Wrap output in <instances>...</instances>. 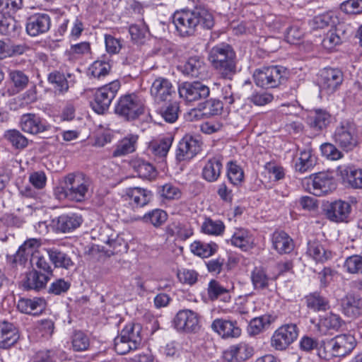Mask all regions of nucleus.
<instances>
[{
	"instance_id": "f257e3e1",
	"label": "nucleus",
	"mask_w": 362,
	"mask_h": 362,
	"mask_svg": "<svg viewBox=\"0 0 362 362\" xmlns=\"http://www.w3.org/2000/svg\"><path fill=\"white\" fill-rule=\"evenodd\" d=\"M176 30L182 37L192 36L199 30H211L215 24L212 13L205 7L177 11L173 16Z\"/></svg>"
},
{
	"instance_id": "f03ea898",
	"label": "nucleus",
	"mask_w": 362,
	"mask_h": 362,
	"mask_svg": "<svg viewBox=\"0 0 362 362\" xmlns=\"http://www.w3.org/2000/svg\"><path fill=\"white\" fill-rule=\"evenodd\" d=\"M209 60L222 78L231 80L237 73L236 54L228 44L213 47L209 54Z\"/></svg>"
},
{
	"instance_id": "7ed1b4c3",
	"label": "nucleus",
	"mask_w": 362,
	"mask_h": 362,
	"mask_svg": "<svg viewBox=\"0 0 362 362\" xmlns=\"http://www.w3.org/2000/svg\"><path fill=\"white\" fill-rule=\"evenodd\" d=\"M145 101L136 94H126L119 98L115 112L122 119L133 122L145 112Z\"/></svg>"
},
{
	"instance_id": "20e7f679",
	"label": "nucleus",
	"mask_w": 362,
	"mask_h": 362,
	"mask_svg": "<svg viewBox=\"0 0 362 362\" xmlns=\"http://www.w3.org/2000/svg\"><path fill=\"white\" fill-rule=\"evenodd\" d=\"M287 78V70L281 66H266L256 69L253 74L254 82L262 88H274Z\"/></svg>"
},
{
	"instance_id": "39448f33",
	"label": "nucleus",
	"mask_w": 362,
	"mask_h": 362,
	"mask_svg": "<svg viewBox=\"0 0 362 362\" xmlns=\"http://www.w3.org/2000/svg\"><path fill=\"white\" fill-rule=\"evenodd\" d=\"M65 196L71 201L81 202L87 197L91 185L90 179L83 173H69L65 177Z\"/></svg>"
},
{
	"instance_id": "423d86ee",
	"label": "nucleus",
	"mask_w": 362,
	"mask_h": 362,
	"mask_svg": "<svg viewBox=\"0 0 362 362\" xmlns=\"http://www.w3.org/2000/svg\"><path fill=\"white\" fill-rule=\"evenodd\" d=\"M23 6L22 0H0V33L14 36L18 30V23L13 17Z\"/></svg>"
},
{
	"instance_id": "0eeeda50",
	"label": "nucleus",
	"mask_w": 362,
	"mask_h": 362,
	"mask_svg": "<svg viewBox=\"0 0 362 362\" xmlns=\"http://www.w3.org/2000/svg\"><path fill=\"white\" fill-rule=\"evenodd\" d=\"M332 139L342 150L352 151L358 144L356 125L349 121L341 122L336 127Z\"/></svg>"
},
{
	"instance_id": "6e6552de",
	"label": "nucleus",
	"mask_w": 362,
	"mask_h": 362,
	"mask_svg": "<svg viewBox=\"0 0 362 362\" xmlns=\"http://www.w3.org/2000/svg\"><path fill=\"white\" fill-rule=\"evenodd\" d=\"M119 81L115 80L97 90L93 101L90 103L93 110L98 114H103L107 111L119 90Z\"/></svg>"
},
{
	"instance_id": "1a4fd4ad",
	"label": "nucleus",
	"mask_w": 362,
	"mask_h": 362,
	"mask_svg": "<svg viewBox=\"0 0 362 362\" xmlns=\"http://www.w3.org/2000/svg\"><path fill=\"white\" fill-rule=\"evenodd\" d=\"M344 81V74L339 69L327 67L320 71L318 85L320 91L327 95L336 92Z\"/></svg>"
},
{
	"instance_id": "9d476101",
	"label": "nucleus",
	"mask_w": 362,
	"mask_h": 362,
	"mask_svg": "<svg viewBox=\"0 0 362 362\" xmlns=\"http://www.w3.org/2000/svg\"><path fill=\"white\" fill-rule=\"evenodd\" d=\"M308 191L315 196H322L335 189L334 179L331 173L320 172L307 179Z\"/></svg>"
},
{
	"instance_id": "9b49d317",
	"label": "nucleus",
	"mask_w": 362,
	"mask_h": 362,
	"mask_svg": "<svg viewBox=\"0 0 362 362\" xmlns=\"http://www.w3.org/2000/svg\"><path fill=\"white\" fill-rule=\"evenodd\" d=\"M299 329L296 324H286L279 327L271 339V345L276 350H285L298 337Z\"/></svg>"
},
{
	"instance_id": "f8f14e48",
	"label": "nucleus",
	"mask_w": 362,
	"mask_h": 362,
	"mask_svg": "<svg viewBox=\"0 0 362 362\" xmlns=\"http://www.w3.org/2000/svg\"><path fill=\"white\" fill-rule=\"evenodd\" d=\"M173 325L178 332L195 333L200 329L199 315L188 309L179 310L173 320Z\"/></svg>"
},
{
	"instance_id": "ddd939ff",
	"label": "nucleus",
	"mask_w": 362,
	"mask_h": 362,
	"mask_svg": "<svg viewBox=\"0 0 362 362\" xmlns=\"http://www.w3.org/2000/svg\"><path fill=\"white\" fill-rule=\"evenodd\" d=\"M180 97L187 103L205 99L209 96V88L200 81L184 82L178 88Z\"/></svg>"
},
{
	"instance_id": "4468645a",
	"label": "nucleus",
	"mask_w": 362,
	"mask_h": 362,
	"mask_svg": "<svg viewBox=\"0 0 362 362\" xmlns=\"http://www.w3.org/2000/svg\"><path fill=\"white\" fill-rule=\"evenodd\" d=\"M202 142L198 136L186 134L179 142L176 158L179 161L190 160L202 150Z\"/></svg>"
},
{
	"instance_id": "2eb2a0df",
	"label": "nucleus",
	"mask_w": 362,
	"mask_h": 362,
	"mask_svg": "<svg viewBox=\"0 0 362 362\" xmlns=\"http://www.w3.org/2000/svg\"><path fill=\"white\" fill-rule=\"evenodd\" d=\"M327 345L331 347L335 357H344L354 349L356 341L353 335L344 334L329 340Z\"/></svg>"
},
{
	"instance_id": "dca6fc26",
	"label": "nucleus",
	"mask_w": 362,
	"mask_h": 362,
	"mask_svg": "<svg viewBox=\"0 0 362 362\" xmlns=\"http://www.w3.org/2000/svg\"><path fill=\"white\" fill-rule=\"evenodd\" d=\"M150 93L157 103L170 100L173 94L175 93L171 81L164 77H158L152 83Z\"/></svg>"
},
{
	"instance_id": "f3484780",
	"label": "nucleus",
	"mask_w": 362,
	"mask_h": 362,
	"mask_svg": "<svg viewBox=\"0 0 362 362\" xmlns=\"http://www.w3.org/2000/svg\"><path fill=\"white\" fill-rule=\"evenodd\" d=\"M81 215L76 213L62 214L52 221L55 231L63 233H70L78 228L83 223Z\"/></svg>"
},
{
	"instance_id": "a211bd4d",
	"label": "nucleus",
	"mask_w": 362,
	"mask_h": 362,
	"mask_svg": "<svg viewBox=\"0 0 362 362\" xmlns=\"http://www.w3.org/2000/svg\"><path fill=\"white\" fill-rule=\"evenodd\" d=\"M51 25V19L47 13H35L30 16L26 23V31L30 36L35 37L47 33Z\"/></svg>"
},
{
	"instance_id": "6ab92c4d",
	"label": "nucleus",
	"mask_w": 362,
	"mask_h": 362,
	"mask_svg": "<svg viewBox=\"0 0 362 362\" xmlns=\"http://www.w3.org/2000/svg\"><path fill=\"white\" fill-rule=\"evenodd\" d=\"M341 308L344 315L356 318L362 315V297L356 293H346L341 300Z\"/></svg>"
},
{
	"instance_id": "aec40b11",
	"label": "nucleus",
	"mask_w": 362,
	"mask_h": 362,
	"mask_svg": "<svg viewBox=\"0 0 362 362\" xmlns=\"http://www.w3.org/2000/svg\"><path fill=\"white\" fill-rule=\"evenodd\" d=\"M351 211V206L349 202L337 200L328 206L326 216L328 219L334 222H348Z\"/></svg>"
},
{
	"instance_id": "412c9836",
	"label": "nucleus",
	"mask_w": 362,
	"mask_h": 362,
	"mask_svg": "<svg viewBox=\"0 0 362 362\" xmlns=\"http://www.w3.org/2000/svg\"><path fill=\"white\" fill-rule=\"evenodd\" d=\"M21 129L26 133L37 134L47 130L49 126L46 122L36 114L27 113L21 116L20 120Z\"/></svg>"
},
{
	"instance_id": "4be33fe9",
	"label": "nucleus",
	"mask_w": 362,
	"mask_h": 362,
	"mask_svg": "<svg viewBox=\"0 0 362 362\" xmlns=\"http://www.w3.org/2000/svg\"><path fill=\"white\" fill-rule=\"evenodd\" d=\"M211 328L225 339L238 337L241 334V329L236 321L218 318L213 321Z\"/></svg>"
},
{
	"instance_id": "5701e85b",
	"label": "nucleus",
	"mask_w": 362,
	"mask_h": 362,
	"mask_svg": "<svg viewBox=\"0 0 362 362\" xmlns=\"http://www.w3.org/2000/svg\"><path fill=\"white\" fill-rule=\"evenodd\" d=\"M19 339L18 328L11 322L4 321L0 323V348L8 349Z\"/></svg>"
},
{
	"instance_id": "b1692460",
	"label": "nucleus",
	"mask_w": 362,
	"mask_h": 362,
	"mask_svg": "<svg viewBox=\"0 0 362 362\" xmlns=\"http://www.w3.org/2000/svg\"><path fill=\"white\" fill-rule=\"evenodd\" d=\"M223 168L222 158L214 156L209 158L202 169V177L206 181L214 182L219 178Z\"/></svg>"
},
{
	"instance_id": "393cba45",
	"label": "nucleus",
	"mask_w": 362,
	"mask_h": 362,
	"mask_svg": "<svg viewBox=\"0 0 362 362\" xmlns=\"http://www.w3.org/2000/svg\"><path fill=\"white\" fill-rule=\"evenodd\" d=\"M49 280V276L33 269L26 274L23 281V286L25 290L39 291L44 288Z\"/></svg>"
},
{
	"instance_id": "a878e982",
	"label": "nucleus",
	"mask_w": 362,
	"mask_h": 362,
	"mask_svg": "<svg viewBox=\"0 0 362 362\" xmlns=\"http://www.w3.org/2000/svg\"><path fill=\"white\" fill-rule=\"evenodd\" d=\"M46 307V301L42 298H21L17 303V309L22 313L37 315Z\"/></svg>"
},
{
	"instance_id": "bb28decb",
	"label": "nucleus",
	"mask_w": 362,
	"mask_h": 362,
	"mask_svg": "<svg viewBox=\"0 0 362 362\" xmlns=\"http://www.w3.org/2000/svg\"><path fill=\"white\" fill-rule=\"evenodd\" d=\"M272 245L279 254L290 253L294 248L293 239L283 230H276L272 238Z\"/></svg>"
},
{
	"instance_id": "cd10ccee",
	"label": "nucleus",
	"mask_w": 362,
	"mask_h": 362,
	"mask_svg": "<svg viewBox=\"0 0 362 362\" xmlns=\"http://www.w3.org/2000/svg\"><path fill=\"white\" fill-rule=\"evenodd\" d=\"M233 288V286H225L222 285L216 279H211L209 281L207 288L208 297L211 300L221 299L224 302H228L231 298L230 292Z\"/></svg>"
},
{
	"instance_id": "c85d7f7f",
	"label": "nucleus",
	"mask_w": 362,
	"mask_h": 362,
	"mask_svg": "<svg viewBox=\"0 0 362 362\" xmlns=\"http://www.w3.org/2000/svg\"><path fill=\"white\" fill-rule=\"evenodd\" d=\"M182 72L187 76L199 77L206 71L204 57L200 56L190 57L181 67Z\"/></svg>"
},
{
	"instance_id": "c756f323",
	"label": "nucleus",
	"mask_w": 362,
	"mask_h": 362,
	"mask_svg": "<svg viewBox=\"0 0 362 362\" xmlns=\"http://www.w3.org/2000/svg\"><path fill=\"white\" fill-rule=\"evenodd\" d=\"M130 165L138 176L142 179L151 180L156 177L157 171L155 167L141 158H134L131 160Z\"/></svg>"
},
{
	"instance_id": "7c9ffc66",
	"label": "nucleus",
	"mask_w": 362,
	"mask_h": 362,
	"mask_svg": "<svg viewBox=\"0 0 362 362\" xmlns=\"http://www.w3.org/2000/svg\"><path fill=\"white\" fill-rule=\"evenodd\" d=\"M306 253L317 262H325L331 258L332 253L326 250L322 243L316 240H310L308 242Z\"/></svg>"
},
{
	"instance_id": "2f4dec72",
	"label": "nucleus",
	"mask_w": 362,
	"mask_h": 362,
	"mask_svg": "<svg viewBox=\"0 0 362 362\" xmlns=\"http://www.w3.org/2000/svg\"><path fill=\"white\" fill-rule=\"evenodd\" d=\"M230 240L233 245L240 248L243 251L249 250L254 245L253 236L249 230L244 228L236 229Z\"/></svg>"
},
{
	"instance_id": "473e14b6",
	"label": "nucleus",
	"mask_w": 362,
	"mask_h": 362,
	"mask_svg": "<svg viewBox=\"0 0 362 362\" xmlns=\"http://www.w3.org/2000/svg\"><path fill=\"white\" fill-rule=\"evenodd\" d=\"M344 321L339 315L329 313L322 317L317 325L318 330L326 334L328 331H338Z\"/></svg>"
},
{
	"instance_id": "72a5a7b5",
	"label": "nucleus",
	"mask_w": 362,
	"mask_h": 362,
	"mask_svg": "<svg viewBox=\"0 0 362 362\" xmlns=\"http://www.w3.org/2000/svg\"><path fill=\"white\" fill-rule=\"evenodd\" d=\"M276 276H270L267 271L262 267H256L251 272V281L256 290H263L267 288L269 282L275 280Z\"/></svg>"
},
{
	"instance_id": "f704fd0d",
	"label": "nucleus",
	"mask_w": 362,
	"mask_h": 362,
	"mask_svg": "<svg viewBox=\"0 0 362 362\" xmlns=\"http://www.w3.org/2000/svg\"><path fill=\"white\" fill-rule=\"evenodd\" d=\"M139 136L129 134L120 140L112 152L113 157H120L133 153L136 150V144Z\"/></svg>"
},
{
	"instance_id": "c9c22d12",
	"label": "nucleus",
	"mask_w": 362,
	"mask_h": 362,
	"mask_svg": "<svg viewBox=\"0 0 362 362\" xmlns=\"http://www.w3.org/2000/svg\"><path fill=\"white\" fill-rule=\"evenodd\" d=\"M126 195L133 202L132 204L136 207H142L146 205L152 197L151 191L140 187L128 189Z\"/></svg>"
},
{
	"instance_id": "e433bc0d",
	"label": "nucleus",
	"mask_w": 362,
	"mask_h": 362,
	"mask_svg": "<svg viewBox=\"0 0 362 362\" xmlns=\"http://www.w3.org/2000/svg\"><path fill=\"white\" fill-rule=\"evenodd\" d=\"M142 328L140 324L130 323L127 325L120 332L124 339L129 340L133 348H138L141 343L142 337L141 334Z\"/></svg>"
},
{
	"instance_id": "4c0bfd02",
	"label": "nucleus",
	"mask_w": 362,
	"mask_h": 362,
	"mask_svg": "<svg viewBox=\"0 0 362 362\" xmlns=\"http://www.w3.org/2000/svg\"><path fill=\"white\" fill-rule=\"evenodd\" d=\"M316 163L317 159L312 150L304 149L300 151V156L295 163V169L298 172L305 173L314 167Z\"/></svg>"
},
{
	"instance_id": "58836bf2",
	"label": "nucleus",
	"mask_w": 362,
	"mask_h": 362,
	"mask_svg": "<svg viewBox=\"0 0 362 362\" xmlns=\"http://www.w3.org/2000/svg\"><path fill=\"white\" fill-rule=\"evenodd\" d=\"M310 127L315 131H322L326 129L331 122V115L325 110H317L314 115L310 116Z\"/></svg>"
},
{
	"instance_id": "ea45409f",
	"label": "nucleus",
	"mask_w": 362,
	"mask_h": 362,
	"mask_svg": "<svg viewBox=\"0 0 362 362\" xmlns=\"http://www.w3.org/2000/svg\"><path fill=\"white\" fill-rule=\"evenodd\" d=\"M341 174L349 187L355 189H362V169L351 167L346 168Z\"/></svg>"
},
{
	"instance_id": "a19ab883",
	"label": "nucleus",
	"mask_w": 362,
	"mask_h": 362,
	"mask_svg": "<svg viewBox=\"0 0 362 362\" xmlns=\"http://www.w3.org/2000/svg\"><path fill=\"white\" fill-rule=\"evenodd\" d=\"M306 305L308 308L315 312L326 311L329 308V302L327 298L317 292L309 294L305 297Z\"/></svg>"
},
{
	"instance_id": "79ce46f5",
	"label": "nucleus",
	"mask_w": 362,
	"mask_h": 362,
	"mask_svg": "<svg viewBox=\"0 0 362 362\" xmlns=\"http://www.w3.org/2000/svg\"><path fill=\"white\" fill-rule=\"evenodd\" d=\"M190 249L194 255L206 258L215 254L217 251L218 245L213 242L206 243L201 241H194L191 244Z\"/></svg>"
},
{
	"instance_id": "37998d69",
	"label": "nucleus",
	"mask_w": 362,
	"mask_h": 362,
	"mask_svg": "<svg viewBox=\"0 0 362 362\" xmlns=\"http://www.w3.org/2000/svg\"><path fill=\"white\" fill-rule=\"evenodd\" d=\"M47 252L50 260L56 267L69 269L74 266L73 261L67 254L57 249H50Z\"/></svg>"
},
{
	"instance_id": "c03bdc74",
	"label": "nucleus",
	"mask_w": 362,
	"mask_h": 362,
	"mask_svg": "<svg viewBox=\"0 0 362 362\" xmlns=\"http://www.w3.org/2000/svg\"><path fill=\"white\" fill-rule=\"evenodd\" d=\"M228 353L233 358L238 361H245L253 354V349L245 342L230 346Z\"/></svg>"
},
{
	"instance_id": "a18cd8bd",
	"label": "nucleus",
	"mask_w": 362,
	"mask_h": 362,
	"mask_svg": "<svg viewBox=\"0 0 362 362\" xmlns=\"http://www.w3.org/2000/svg\"><path fill=\"white\" fill-rule=\"evenodd\" d=\"M227 177L233 186H240L244 180V172L235 162L229 161L227 165Z\"/></svg>"
},
{
	"instance_id": "49530a36",
	"label": "nucleus",
	"mask_w": 362,
	"mask_h": 362,
	"mask_svg": "<svg viewBox=\"0 0 362 362\" xmlns=\"http://www.w3.org/2000/svg\"><path fill=\"white\" fill-rule=\"evenodd\" d=\"M9 78L13 83V94L18 93L26 88L29 78L23 71L19 70L11 71L9 73Z\"/></svg>"
},
{
	"instance_id": "de8ad7c7",
	"label": "nucleus",
	"mask_w": 362,
	"mask_h": 362,
	"mask_svg": "<svg viewBox=\"0 0 362 362\" xmlns=\"http://www.w3.org/2000/svg\"><path fill=\"white\" fill-rule=\"evenodd\" d=\"M48 81L54 86V89L59 93L64 94L69 90V83L63 73L54 71L49 74Z\"/></svg>"
},
{
	"instance_id": "09e8293b",
	"label": "nucleus",
	"mask_w": 362,
	"mask_h": 362,
	"mask_svg": "<svg viewBox=\"0 0 362 362\" xmlns=\"http://www.w3.org/2000/svg\"><path fill=\"white\" fill-rule=\"evenodd\" d=\"M336 21L337 18L332 13H325L315 16L309 23L313 29L317 30L333 26Z\"/></svg>"
},
{
	"instance_id": "8fccbe9b",
	"label": "nucleus",
	"mask_w": 362,
	"mask_h": 362,
	"mask_svg": "<svg viewBox=\"0 0 362 362\" xmlns=\"http://www.w3.org/2000/svg\"><path fill=\"white\" fill-rule=\"evenodd\" d=\"M111 68L112 66L108 62L97 60L90 65L88 72L93 77L102 79L110 74Z\"/></svg>"
},
{
	"instance_id": "3c124183",
	"label": "nucleus",
	"mask_w": 362,
	"mask_h": 362,
	"mask_svg": "<svg viewBox=\"0 0 362 362\" xmlns=\"http://www.w3.org/2000/svg\"><path fill=\"white\" fill-rule=\"evenodd\" d=\"M167 213L159 209H153L146 213L142 218L144 222L151 223L158 228L162 226L167 220Z\"/></svg>"
},
{
	"instance_id": "603ef678",
	"label": "nucleus",
	"mask_w": 362,
	"mask_h": 362,
	"mask_svg": "<svg viewBox=\"0 0 362 362\" xmlns=\"http://www.w3.org/2000/svg\"><path fill=\"white\" fill-rule=\"evenodd\" d=\"M270 318L269 315H263L252 319L248 326L250 334L255 336L262 332L266 326L270 325Z\"/></svg>"
},
{
	"instance_id": "864d4df0",
	"label": "nucleus",
	"mask_w": 362,
	"mask_h": 362,
	"mask_svg": "<svg viewBox=\"0 0 362 362\" xmlns=\"http://www.w3.org/2000/svg\"><path fill=\"white\" fill-rule=\"evenodd\" d=\"M172 142L173 139L171 138H165L158 141L151 143L149 149L155 156L165 157L172 145Z\"/></svg>"
},
{
	"instance_id": "5fc2aeb1",
	"label": "nucleus",
	"mask_w": 362,
	"mask_h": 362,
	"mask_svg": "<svg viewBox=\"0 0 362 362\" xmlns=\"http://www.w3.org/2000/svg\"><path fill=\"white\" fill-rule=\"evenodd\" d=\"M344 267L349 274H362V256L353 255L348 257L344 262Z\"/></svg>"
},
{
	"instance_id": "6e6d98bb",
	"label": "nucleus",
	"mask_w": 362,
	"mask_h": 362,
	"mask_svg": "<svg viewBox=\"0 0 362 362\" xmlns=\"http://www.w3.org/2000/svg\"><path fill=\"white\" fill-rule=\"evenodd\" d=\"M4 136L16 148H24L28 146L26 137L16 129L8 130Z\"/></svg>"
},
{
	"instance_id": "4d7b16f0",
	"label": "nucleus",
	"mask_w": 362,
	"mask_h": 362,
	"mask_svg": "<svg viewBox=\"0 0 362 362\" xmlns=\"http://www.w3.org/2000/svg\"><path fill=\"white\" fill-rule=\"evenodd\" d=\"M225 229V226L221 221H213L206 218L202 226V230L206 234L218 235Z\"/></svg>"
},
{
	"instance_id": "13d9d810",
	"label": "nucleus",
	"mask_w": 362,
	"mask_h": 362,
	"mask_svg": "<svg viewBox=\"0 0 362 362\" xmlns=\"http://www.w3.org/2000/svg\"><path fill=\"white\" fill-rule=\"evenodd\" d=\"M160 195L168 200L179 199L182 196L180 189L172 183H166L159 188Z\"/></svg>"
},
{
	"instance_id": "bf43d9fd",
	"label": "nucleus",
	"mask_w": 362,
	"mask_h": 362,
	"mask_svg": "<svg viewBox=\"0 0 362 362\" xmlns=\"http://www.w3.org/2000/svg\"><path fill=\"white\" fill-rule=\"evenodd\" d=\"M201 105L204 114L210 116L220 115L223 107V103L217 99L208 100Z\"/></svg>"
},
{
	"instance_id": "052dcab7",
	"label": "nucleus",
	"mask_w": 362,
	"mask_h": 362,
	"mask_svg": "<svg viewBox=\"0 0 362 362\" xmlns=\"http://www.w3.org/2000/svg\"><path fill=\"white\" fill-rule=\"evenodd\" d=\"M72 346L75 351L87 350L89 345V339L86 334L81 331L75 332L72 336Z\"/></svg>"
},
{
	"instance_id": "680f3d73",
	"label": "nucleus",
	"mask_w": 362,
	"mask_h": 362,
	"mask_svg": "<svg viewBox=\"0 0 362 362\" xmlns=\"http://www.w3.org/2000/svg\"><path fill=\"white\" fill-rule=\"evenodd\" d=\"M179 109L178 103L173 102L163 107L160 110V115L165 122L173 123L178 118Z\"/></svg>"
},
{
	"instance_id": "e2e57ef3",
	"label": "nucleus",
	"mask_w": 362,
	"mask_h": 362,
	"mask_svg": "<svg viewBox=\"0 0 362 362\" xmlns=\"http://www.w3.org/2000/svg\"><path fill=\"white\" fill-rule=\"evenodd\" d=\"M322 154L327 159L337 160L344 156L343 153L337 148L336 145L331 143H324L320 146Z\"/></svg>"
},
{
	"instance_id": "0e129e2a",
	"label": "nucleus",
	"mask_w": 362,
	"mask_h": 362,
	"mask_svg": "<svg viewBox=\"0 0 362 362\" xmlns=\"http://www.w3.org/2000/svg\"><path fill=\"white\" fill-rule=\"evenodd\" d=\"M71 284L63 279H57L52 282L48 289L49 293L61 295L67 292Z\"/></svg>"
},
{
	"instance_id": "69168bd1",
	"label": "nucleus",
	"mask_w": 362,
	"mask_h": 362,
	"mask_svg": "<svg viewBox=\"0 0 362 362\" xmlns=\"http://www.w3.org/2000/svg\"><path fill=\"white\" fill-rule=\"evenodd\" d=\"M114 342L115 350L120 355L126 354L131 350L136 349V348H133L132 344L129 343V340L124 339L121 334L115 339Z\"/></svg>"
},
{
	"instance_id": "338daca9",
	"label": "nucleus",
	"mask_w": 362,
	"mask_h": 362,
	"mask_svg": "<svg viewBox=\"0 0 362 362\" xmlns=\"http://www.w3.org/2000/svg\"><path fill=\"white\" fill-rule=\"evenodd\" d=\"M37 330L42 337H51L54 329V322L51 319H44L37 322Z\"/></svg>"
},
{
	"instance_id": "774afa93",
	"label": "nucleus",
	"mask_w": 362,
	"mask_h": 362,
	"mask_svg": "<svg viewBox=\"0 0 362 362\" xmlns=\"http://www.w3.org/2000/svg\"><path fill=\"white\" fill-rule=\"evenodd\" d=\"M177 278L183 284L193 285L197 281L198 274L194 270L183 269L177 272Z\"/></svg>"
}]
</instances>
